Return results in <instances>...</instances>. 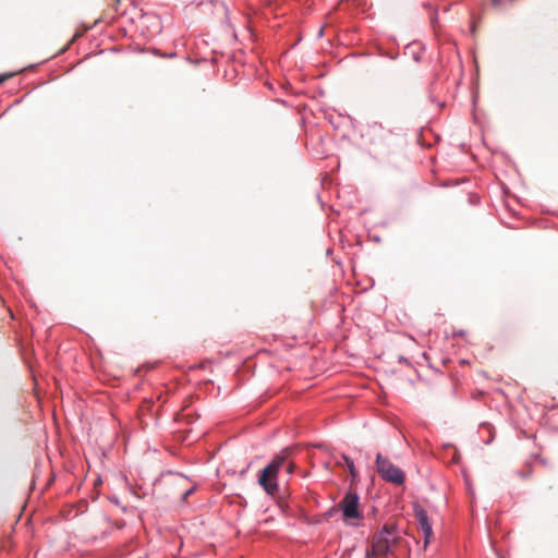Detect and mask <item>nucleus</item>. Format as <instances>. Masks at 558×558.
<instances>
[{
	"label": "nucleus",
	"instance_id": "1",
	"mask_svg": "<svg viewBox=\"0 0 558 558\" xmlns=\"http://www.w3.org/2000/svg\"><path fill=\"white\" fill-rule=\"evenodd\" d=\"M398 539L395 525L385 524L383 529L375 533L371 541V547L366 550V557L387 556L391 549V545Z\"/></svg>",
	"mask_w": 558,
	"mask_h": 558
},
{
	"label": "nucleus",
	"instance_id": "2",
	"mask_svg": "<svg viewBox=\"0 0 558 558\" xmlns=\"http://www.w3.org/2000/svg\"><path fill=\"white\" fill-rule=\"evenodd\" d=\"M286 458L281 454H277L272 460L260 471L258 476V484L263 487L265 493L270 496H275L279 489L278 486V474L284 465Z\"/></svg>",
	"mask_w": 558,
	"mask_h": 558
},
{
	"label": "nucleus",
	"instance_id": "3",
	"mask_svg": "<svg viewBox=\"0 0 558 558\" xmlns=\"http://www.w3.org/2000/svg\"><path fill=\"white\" fill-rule=\"evenodd\" d=\"M376 469L383 480L396 485L404 483V472L381 453L376 456Z\"/></svg>",
	"mask_w": 558,
	"mask_h": 558
},
{
	"label": "nucleus",
	"instance_id": "4",
	"mask_svg": "<svg viewBox=\"0 0 558 558\" xmlns=\"http://www.w3.org/2000/svg\"><path fill=\"white\" fill-rule=\"evenodd\" d=\"M413 513L420 529L423 532L424 546L426 547L434 536L432 522L428 518L427 511L418 502L413 504Z\"/></svg>",
	"mask_w": 558,
	"mask_h": 558
},
{
	"label": "nucleus",
	"instance_id": "5",
	"mask_svg": "<svg viewBox=\"0 0 558 558\" xmlns=\"http://www.w3.org/2000/svg\"><path fill=\"white\" fill-rule=\"evenodd\" d=\"M359 495L354 492H348L344 495L339 504L344 519L349 520L362 518L359 509Z\"/></svg>",
	"mask_w": 558,
	"mask_h": 558
},
{
	"label": "nucleus",
	"instance_id": "6",
	"mask_svg": "<svg viewBox=\"0 0 558 558\" xmlns=\"http://www.w3.org/2000/svg\"><path fill=\"white\" fill-rule=\"evenodd\" d=\"M343 459H344V461H345V463H347V465H348V469H349V471H350L351 475H352V476H355V475H356V470H355V466H354V462H353V460H352V459H350V458H349V457H347V456H344V457H343Z\"/></svg>",
	"mask_w": 558,
	"mask_h": 558
},
{
	"label": "nucleus",
	"instance_id": "7",
	"mask_svg": "<svg viewBox=\"0 0 558 558\" xmlns=\"http://www.w3.org/2000/svg\"><path fill=\"white\" fill-rule=\"evenodd\" d=\"M194 487L187 489L186 492L183 493L182 497H181V500L182 501H185L193 493H194Z\"/></svg>",
	"mask_w": 558,
	"mask_h": 558
},
{
	"label": "nucleus",
	"instance_id": "8",
	"mask_svg": "<svg viewBox=\"0 0 558 558\" xmlns=\"http://www.w3.org/2000/svg\"><path fill=\"white\" fill-rule=\"evenodd\" d=\"M7 78V75H0V84H2Z\"/></svg>",
	"mask_w": 558,
	"mask_h": 558
},
{
	"label": "nucleus",
	"instance_id": "9",
	"mask_svg": "<svg viewBox=\"0 0 558 558\" xmlns=\"http://www.w3.org/2000/svg\"><path fill=\"white\" fill-rule=\"evenodd\" d=\"M379 129H383L381 125H377V124L374 125V131L379 130Z\"/></svg>",
	"mask_w": 558,
	"mask_h": 558
},
{
	"label": "nucleus",
	"instance_id": "10",
	"mask_svg": "<svg viewBox=\"0 0 558 558\" xmlns=\"http://www.w3.org/2000/svg\"><path fill=\"white\" fill-rule=\"evenodd\" d=\"M400 361H401V362H407V359H405V357H403V356H401V357H400Z\"/></svg>",
	"mask_w": 558,
	"mask_h": 558
},
{
	"label": "nucleus",
	"instance_id": "11",
	"mask_svg": "<svg viewBox=\"0 0 558 558\" xmlns=\"http://www.w3.org/2000/svg\"><path fill=\"white\" fill-rule=\"evenodd\" d=\"M288 472H292V466L291 465L288 468Z\"/></svg>",
	"mask_w": 558,
	"mask_h": 558
},
{
	"label": "nucleus",
	"instance_id": "12",
	"mask_svg": "<svg viewBox=\"0 0 558 558\" xmlns=\"http://www.w3.org/2000/svg\"><path fill=\"white\" fill-rule=\"evenodd\" d=\"M494 1V4H497L498 3V0H493Z\"/></svg>",
	"mask_w": 558,
	"mask_h": 558
}]
</instances>
